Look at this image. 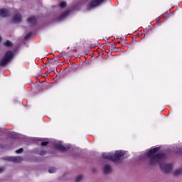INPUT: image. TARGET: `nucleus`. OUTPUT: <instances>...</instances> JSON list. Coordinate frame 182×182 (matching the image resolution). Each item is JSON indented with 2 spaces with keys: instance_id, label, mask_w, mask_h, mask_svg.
Masks as SVG:
<instances>
[{
  "instance_id": "obj_15",
  "label": "nucleus",
  "mask_w": 182,
  "mask_h": 182,
  "mask_svg": "<svg viewBox=\"0 0 182 182\" xmlns=\"http://www.w3.org/2000/svg\"><path fill=\"white\" fill-rule=\"evenodd\" d=\"M4 46H6V48H11L12 46V42L7 41L4 43Z\"/></svg>"
},
{
  "instance_id": "obj_14",
  "label": "nucleus",
  "mask_w": 182,
  "mask_h": 182,
  "mask_svg": "<svg viewBox=\"0 0 182 182\" xmlns=\"http://www.w3.org/2000/svg\"><path fill=\"white\" fill-rule=\"evenodd\" d=\"M58 6L60 8V9H63V8L66 7V3L65 1H61L59 3Z\"/></svg>"
},
{
  "instance_id": "obj_20",
  "label": "nucleus",
  "mask_w": 182,
  "mask_h": 182,
  "mask_svg": "<svg viewBox=\"0 0 182 182\" xmlns=\"http://www.w3.org/2000/svg\"><path fill=\"white\" fill-rule=\"evenodd\" d=\"M4 171H5V168L0 167V174L1 173H4Z\"/></svg>"
},
{
  "instance_id": "obj_19",
  "label": "nucleus",
  "mask_w": 182,
  "mask_h": 182,
  "mask_svg": "<svg viewBox=\"0 0 182 182\" xmlns=\"http://www.w3.org/2000/svg\"><path fill=\"white\" fill-rule=\"evenodd\" d=\"M48 143H49V142H48V141H43V142L41 143V146H48Z\"/></svg>"
},
{
  "instance_id": "obj_8",
  "label": "nucleus",
  "mask_w": 182,
  "mask_h": 182,
  "mask_svg": "<svg viewBox=\"0 0 182 182\" xmlns=\"http://www.w3.org/2000/svg\"><path fill=\"white\" fill-rule=\"evenodd\" d=\"M161 168L164 171H165V173H170V171H171L172 166L171 164H162L161 165Z\"/></svg>"
},
{
  "instance_id": "obj_2",
  "label": "nucleus",
  "mask_w": 182,
  "mask_h": 182,
  "mask_svg": "<svg viewBox=\"0 0 182 182\" xmlns=\"http://www.w3.org/2000/svg\"><path fill=\"white\" fill-rule=\"evenodd\" d=\"M125 154H126L125 151H117L115 154L104 153L102 154V157L104 159H107L108 160H111L114 163H119V161H122Z\"/></svg>"
},
{
  "instance_id": "obj_10",
  "label": "nucleus",
  "mask_w": 182,
  "mask_h": 182,
  "mask_svg": "<svg viewBox=\"0 0 182 182\" xmlns=\"http://www.w3.org/2000/svg\"><path fill=\"white\" fill-rule=\"evenodd\" d=\"M9 10L6 9H1L0 10V16H9Z\"/></svg>"
},
{
  "instance_id": "obj_17",
  "label": "nucleus",
  "mask_w": 182,
  "mask_h": 182,
  "mask_svg": "<svg viewBox=\"0 0 182 182\" xmlns=\"http://www.w3.org/2000/svg\"><path fill=\"white\" fill-rule=\"evenodd\" d=\"M49 173H50L51 174L53 173H56V168H50L49 170H48Z\"/></svg>"
},
{
  "instance_id": "obj_7",
  "label": "nucleus",
  "mask_w": 182,
  "mask_h": 182,
  "mask_svg": "<svg viewBox=\"0 0 182 182\" xmlns=\"http://www.w3.org/2000/svg\"><path fill=\"white\" fill-rule=\"evenodd\" d=\"M69 14H70V10H67L64 13L61 14L58 17V21H63V19H65V18H68Z\"/></svg>"
},
{
  "instance_id": "obj_16",
  "label": "nucleus",
  "mask_w": 182,
  "mask_h": 182,
  "mask_svg": "<svg viewBox=\"0 0 182 182\" xmlns=\"http://www.w3.org/2000/svg\"><path fill=\"white\" fill-rule=\"evenodd\" d=\"M82 180H83V175H79V176H77L76 178H75V181H76V182L82 181Z\"/></svg>"
},
{
  "instance_id": "obj_18",
  "label": "nucleus",
  "mask_w": 182,
  "mask_h": 182,
  "mask_svg": "<svg viewBox=\"0 0 182 182\" xmlns=\"http://www.w3.org/2000/svg\"><path fill=\"white\" fill-rule=\"evenodd\" d=\"M22 151H23V149L21 148V149L16 150V153L17 154H21V153H22Z\"/></svg>"
},
{
  "instance_id": "obj_6",
  "label": "nucleus",
  "mask_w": 182,
  "mask_h": 182,
  "mask_svg": "<svg viewBox=\"0 0 182 182\" xmlns=\"http://www.w3.org/2000/svg\"><path fill=\"white\" fill-rule=\"evenodd\" d=\"M5 160H7V161H13L14 163H19L20 161H22L23 159L22 156H6Z\"/></svg>"
},
{
  "instance_id": "obj_5",
  "label": "nucleus",
  "mask_w": 182,
  "mask_h": 182,
  "mask_svg": "<svg viewBox=\"0 0 182 182\" xmlns=\"http://www.w3.org/2000/svg\"><path fill=\"white\" fill-rule=\"evenodd\" d=\"M54 146L56 150H58L59 151H66L68 150V147L63 146L62 142L59 141H56L54 142Z\"/></svg>"
},
{
  "instance_id": "obj_11",
  "label": "nucleus",
  "mask_w": 182,
  "mask_h": 182,
  "mask_svg": "<svg viewBox=\"0 0 182 182\" xmlns=\"http://www.w3.org/2000/svg\"><path fill=\"white\" fill-rule=\"evenodd\" d=\"M103 170L104 173H105V174H107L108 173H110V171H112V166H110V165L109 164H105L104 165Z\"/></svg>"
},
{
  "instance_id": "obj_22",
  "label": "nucleus",
  "mask_w": 182,
  "mask_h": 182,
  "mask_svg": "<svg viewBox=\"0 0 182 182\" xmlns=\"http://www.w3.org/2000/svg\"><path fill=\"white\" fill-rule=\"evenodd\" d=\"M27 38H31V34L26 36Z\"/></svg>"
},
{
  "instance_id": "obj_21",
  "label": "nucleus",
  "mask_w": 182,
  "mask_h": 182,
  "mask_svg": "<svg viewBox=\"0 0 182 182\" xmlns=\"http://www.w3.org/2000/svg\"><path fill=\"white\" fill-rule=\"evenodd\" d=\"M40 154H41V156H43L45 154V152L44 151H41V152H40Z\"/></svg>"
},
{
  "instance_id": "obj_9",
  "label": "nucleus",
  "mask_w": 182,
  "mask_h": 182,
  "mask_svg": "<svg viewBox=\"0 0 182 182\" xmlns=\"http://www.w3.org/2000/svg\"><path fill=\"white\" fill-rule=\"evenodd\" d=\"M13 23H19V22H22V16L21 14H16L13 19Z\"/></svg>"
},
{
  "instance_id": "obj_23",
  "label": "nucleus",
  "mask_w": 182,
  "mask_h": 182,
  "mask_svg": "<svg viewBox=\"0 0 182 182\" xmlns=\"http://www.w3.org/2000/svg\"><path fill=\"white\" fill-rule=\"evenodd\" d=\"M179 154H182V149H181V151H179Z\"/></svg>"
},
{
  "instance_id": "obj_3",
  "label": "nucleus",
  "mask_w": 182,
  "mask_h": 182,
  "mask_svg": "<svg viewBox=\"0 0 182 182\" xmlns=\"http://www.w3.org/2000/svg\"><path fill=\"white\" fill-rule=\"evenodd\" d=\"M14 58V52L7 51L0 60V66H6Z\"/></svg>"
},
{
  "instance_id": "obj_4",
  "label": "nucleus",
  "mask_w": 182,
  "mask_h": 182,
  "mask_svg": "<svg viewBox=\"0 0 182 182\" xmlns=\"http://www.w3.org/2000/svg\"><path fill=\"white\" fill-rule=\"evenodd\" d=\"M104 0H92L90 4L87 6V9L89 11H91V9H93L94 8H96V6H99L102 2H103Z\"/></svg>"
},
{
  "instance_id": "obj_24",
  "label": "nucleus",
  "mask_w": 182,
  "mask_h": 182,
  "mask_svg": "<svg viewBox=\"0 0 182 182\" xmlns=\"http://www.w3.org/2000/svg\"><path fill=\"white\" fill-rule=\"evenodd\" d=\"M1 41H2V37L0 36V42H1Z\"/></svg>"
},
{
  "instance_id": "obj_1",
  "label": "nucleus",
  "mask_w": 182,
  "mask_h": 182,
  "mask_svg": "<svg viewBox=\"0 0 182 182\" xmlns=\"http://www.w3.org/2000/svg\"><path fill=\"white\" fill-rule=\"evenodd\" d=\"M160 151V146L153 148L143 154L141 160L148 159L149 164L150 166H159L161 164L162 160L166 159V154L164 152L157 153Z\"/></svg>"
},
{
  "instance_id": "obj_12",
  "label": "nucleus",
  "mask_w": 182,
  "mask_h": 182,
  "mask_svg": "<svg viewBox=\"0 0 182 182\" xmlns=\"http://www.w3.org/2000/svg\"><path fill=\"white\" fill-rule=\"evenodd\" d=\"M27 21L31 25H35L36 23V18L35 16L29 17Z\"/></svg>"
},
{
  "instance_id": "obj_13",
  "label": "nucleus",
  "mask_w": 182,
  "mask_h": 182,
  "mask_svg": "<svg viewBox=\"0 0 182 182\" xmlns=\"http://www.w3.org/2000/svg\"><path fill=\"white\" fill-rule=\"evenodd\" d=\"M173 174L176 177L182 174V168L175 170Z\"/></svg>"
}]
</instances>
